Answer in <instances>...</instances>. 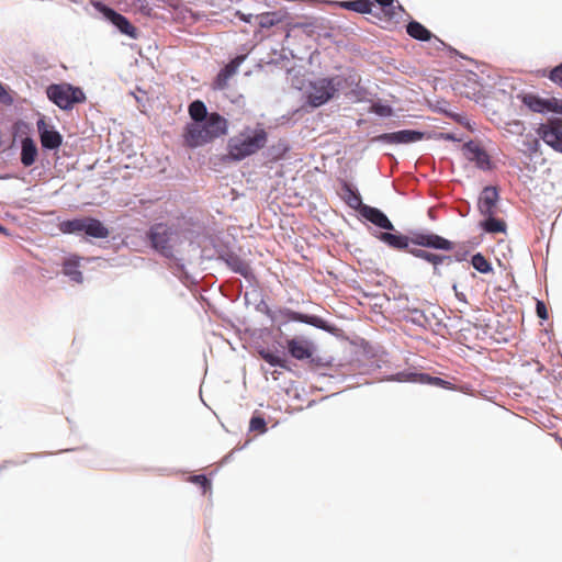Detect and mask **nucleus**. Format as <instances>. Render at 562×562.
<instances>
[{
  "mask_svg": "<svg viewBox=\"0 0 562 562\" xmlns=\"http://www.w3.org/2000/svg\"><path fill=\"white\" fill-rule=\"evenodd\" d=\"M183 233L166 223H156L146 232V239L153 250L168 260V269L187 288L198 281L188 272L180 247L183 244Z\"/></svg>",
  "mask_w": 562,
  "mask_h": 562,
  "instance_id": "1",
  "label": "nucleus"
},
{
  "mask_svg": "<svg viewBox=\"0 0 562 562\" xmlns=\"http://www.w3.org/2000/svg\"><path fill=\"white\" fill-rule=\"evenodd\" d=\"M371 235L389 248L397 251L408 252L411 245H413L449 252L452 251L456 246L452 240L426 229H415L411 231L409 235H404L393 226V231H373Z\"/></svg>",
  "mask_w": 562,
  "mask_h": 562,
  "instance_id": "2",
  "label": "nucleus"
},
{
  "mask_svg": "<svg viewBox=\"0 0 562 562\" xmlns=\"http://www.w3.org/2000/svg\"><path fill=\"white\" fill-rule=\"evenodd\" d=\"M227 130V120L218 112L213 111L210 116L201 122L186 125L183 131L184 143L190 148L201 147L225 135Z\"/></svg>",
  "mask_w": 562,
  "mask_h": 562,
  "instance_id": "3",
  "label": "nucleus"
},
{
  "mask_svg": "<svg viewBox=\"0 0 562 562\" xmlns=\"http://www.w3.org/2000/svg\"><path fill=\"white\" fill-rule=\"evenodd\" d=\"M268 142V133L262 127L254 130L246 127L238 135L227 140V153L223 156L225 162L241 161L262 149Z\"/></svg>",
  "mask_w": 562,
  "mask_h": 562,
  "instance_id": "4",
  "label": "nucleus"
},
{
  "mask_svg": "<svg viewBox=\"0 0 562 562\" xmlns=\"http://www.w3.org/2000/svg\"><path fill=\"white\" fill-rule=\"evenodd\" d=\"M58 228L63 234L76 235L83 238L104 239L110 235L109 228L92 216L75 217L61 221Z\"/></svg>",
  "mask_w": 562,
  "mask_h": 562,
  "instance_id": "5",
  "label": "nucleus"
},
{
  "mask_svg": "<svg viewBox=\"0 0 562 562\" xmlns=\"http://www.w3.org/2000/svg\"><path fill=\"white\" fill-rule=\"evenodd\" d=\"M47 99L60 110L70 111L78 103L86 101V94L80 87L71 83H50L46 88Z\"/></svg>",
  "mask_w": 562,
  "mask_h": 562,
  "instance_id": "6",
  "label": "nucleus"
},
{
  "mask_svg": "<svg viewBox=\"0 0 562 562\" xmlns=\"http://www.w3.org/2000/svg\"><path fill=\"white\" fill-rule=\"evenodd\" d=\"M93 7L99 13L102 14L104 20L112 24L121 34L126 35L132 40L138 38V29L133 25L125 15L106 5L102 1H95Z\"/></svg>",
  "mask_w": 562,
  "mask_h": 562,
  "instance_id": "7",
  "label": "nucleus"
},
{
  "mask_svg": "<svg viewBox=\"0 0 562 562\" xmlns=\"http://www.w3.org/2000/svg\"><path fill=\"white\" fill-rule=\"evenodd\" d=\"M278 314L285 318L286 322H297L303 323L310 326H313L317 329L324 330L328 334L336 335L339 331V328L324 319L323 317L314 314H305L301 312L293 311L288 307L280 308Z\"/></svg>",
  "mask_w": 562,
  "mask_h": 562,
  "instance_id": "8",
  "label": "nucleus"
},
{
  "mask_svg": "<svg viewBox=\"0 0 562 562\" xmlns=\"http://www.w3.org/2000/svg\"><path fill=\"white\" fill-rule=\"evenodd\" d=\"M311 89L312 91L307 95V101L313 108H319L328 103L336 94L330 77L314 80L311 82Z\"/></svg>",
  "mask_w": 562,
  "mask_h": 562,
  "instance_id": "9",
  "label": "nucleus"
},
{
  "mask_svg": "<svg viewBox=\"0 0 562 562\" xmlns=\"http://www.w3.org/2000/svg\"><path fill=\"white\" fill-rule=\"evenodd\" d=\"M36 127L43 150H58L63 144V135L56 130V127L48 123L45 117H40L37 120Z\"/></svg>",
  "mask_w": 562,
  "mask_h": 562,
  "instance_id": "10",
  "label": "nucleus"
},
{
  "mask_svg": "<svg viewBox=\"0 0 562 562\" xmlns=\"http://www.w3.org/2000/svg\"><path fill=\"white\" fill-rule=\"evenodd\" d=\"M539 137L552 149L562 151V120L553 119L541 123L537 128Z\"/></svg>",
  "mask_w": 562,
  "mask_h": 562,
  "instance_id": "11",
  "label": "nucleus"
},
{
  "mask_svg": "<svg viewBox=\"0 0 562 562\" xmlns=\"http://www.w3.org/2000/svg\"><path fill=\"white\" fill-rule=\"evenodd\" d=\"M390 381L396 382H416L420 384H428L439 386L442 389H451V382L443 380L439 376H431L428 373L401 371L389 378Z\"/></svg>",
  "mask_w": 562,
  "mask_h": 562,
  "instance_id": "12",
  "label": "nucleus"
},
{
  "mask_svg": "<svg viewBox=\"0 0 562 562\" xmlns=\"http://www.w3.org/2000/svg\"><path fill=\"white\" fill-rule=\"evenodd\" d=\"M462 151L464 157L471 161L474 162L476 168L483 171H490L493 169V162L491 159V156L488 153L475 143L474 140L470 139L462 146Z\"/></svg>",
  "mask_w": 562,
  "mask_h": 562,
  "instance_id": "13",
  "label": "nucleus"
},
{
  "mask_svg": "<svg viewBox=\"0 0 562 562\" xmlns=\"http://www.w3.org/2000/svg\"><path fill=\"white\" fill-rule=\"evenodd\" d=\"M425 133L418 130H400L391 133H382L373 137L372 142L383 144H412L422 140Z\"/></svg>",
  "mask_w": 562,
  "mask_h": 562,
  "instance_id": "14",
  "label": "nucleus"
},
{
  "mask_svg": "<svg viewBox=\"0 0 562 562\" xmlns=\"http://www.w3.org/2000/svg\"><path fill=\"white\" fill-rule=\"evenodd\" d=\"M286 351L289 356L299 361H305L316 351V345L303 337H293L286 339Z\"/></svg>",
  "mask_w": 562,
  "mask_h": 562,
  "instance_id": "15",
  "label": "nucleus"
},
{
  "mask_svg": "<svg viewBox=\"0 0 562 562\" xmlns=\"http://www.w3.org/2000/svg\"><path fill=\"white\" fill-rule=\"evenodd\" d=\"M334 82L335 92L351 89V94L357 99H361L364 89L359 85V77L356 74H341L330 77Z\"/></svg>",
  "mask_w": 562,
  "mask_h": 562,
  "instance_id": "16",
  "label": "nucleus"
},
{
  "mask_svg": "<svg viewBox=\"0 0 562 562\" xmlns=\"http://www.w3.org/2000/svg\"><path fill=\"white\" fill-rule=\"evenodd\" d=\"M434 316V313L427 314L424 310L407 305L403 308L401 318L405 323H409L426 330L430 327Z\"/></svg>",
  "mask_w": 562,
  "mask_h": 562,
  "instance_id": "17",
  "label": "nucleus"
},
{
  "mask_svg": "<svg viewBox=\"0 0 562 562\" xmlns=\"http://www.w3.org/2000/svg\"><path fill=\"white\" fill-rule=\"evenodd\" d=\"M360 215L378 228L386 231H393V223L387 215L378 207L371 205H362L360 209Z\"/></svg>",
  "mask_w": 562,
  "mask_h": 562,
  "instance_id": "18",
  "label": "nucleus"
},
{
  "mask_svg": "<svg viewBox=\"0 0 562 562\" xmlns=\"http://www.w3.org/2000/svg\"><path fill=\"white\" fill-rule=\"evenodd\" d=\"M499 200V191L494 186H486L479 195L477 207L482 215L496 212L497 202Z\"/></svg>",
  "mask_w": 562,
  "mask_h": 562,
  "instance_id": "19",
  "label": "nucleus"
},
{
  "mask_svg": "<svg viewBox=\"0 0 562 562\" xmlns=\"http://www.w3.org/2000/svg\"><path fill=\"white\" fill-rule=\"evenodd\" d=\"M221 260H223L227 267L235 273L240 274L246 280H250L254 278V273L249 267V265L240 258L237 254L228 251L220 256Z\"/></svg>",
  "mask_w": 562,
  "mask_h": 562,
  "instance_id": "20",
  "label": "nucleus"
},
{
  "mask_svg": "<svg viewBox=\"0 0 562 562\" xmlns=\"http://www.w3.org/2000/svg\"><path fill=\"white\" fill-rule=\"evenodd\" d=\"M340 196L345 201V203L353 209L360 212V209L362 207L363 202L361 194L357 187H355L352 183H350L347 180H340Z\"/></svg>",
  "mask_w": 562,
  "mask_h": 562,
  "instance_id": "21",
  "label": "nucleus"
},
{
  "mask_svg": "<svg viewBox=\"0 0 562 562\" xmlns=\"http://www.w3.org/2000/svg\"><path fill=\"white\" fill-rule=\"evenodd\" d=\"M20 161L23 167L33 166L38 157V148L35 140L31 136L21 138Z\"/></svg>",
  "mask_w": 562,
  "mask_h": 562,
  "instance_id": "22",
  "label": "nucleus"
},
{
  "mask_svg": "<svg viewBox=\"0 0 562 562\" xmlns=\"http://www.w3.org/2000/svg\"><path fill=\"white\" fill-rule=\"evenodd\" d=\"M406 33L414 40L420 42H429L434 38L436 42L443 45V42L440 38L434 35L425 25L415 20L407 23Z\"/></svg>",
  "mask_w": 562,
  "mask_h": 562,
  "instance_id": "23",
  "label": "nucleus"
},
{
  "mask_svg": "<svg viewBox=\"0 0 562 562\" xmlns=\"http://www.w3.org/2000/svg\"><path fill=\"white\" fill-rule=\"evenodd\" d=\"M522 104L535 113L546 114L548 113L549 100L541 98L535 93H524L519 95Z\"/></svg>",
  "mask_w": 562,
  "mask_h": 562,
  "instance_id": "24",
  "label": "nucleus"
},
{
  "mask_svg": "<svg viewBox=\"0 0 562 562\" xmlns=\"http://www.w3.org/2000/svg\"><path fill=\"white\" fill-rule=\"evenodd\" d=\"M80 268V257L72 255L65 259L63 263V272L67 276L72 282L81 283L83 280L82 272L79 270Z\"/></svg>",
  "mask_w": 562,
  "mask_h": 562,
  "instance_id": "25",
  "label": "nucleus"
},
{
  "mask_svg": "<svg viewBox=\"0 0 562 562\" xmlns=\"http://www.w3.org/2000/svg\"><path fill=\"white\" fill-rule=\"evenodd\" d=\"M484 220L480 222V227L487 234H498L506 232L505 221L495 217V213L484 214Z\"/></svg>",
  "mask_w": 562,
  "mask_h": 562,
  "instance_id": "26",
  "label": "nucleus"
},
{
  "mask_svg": "<svg viewBox=\"0 0 562 562\" xmlns=\"http://www.w3.org/2000/svg\"><path fill=\"white\" fill-rule=\"evenodd\" d=\"M260 358L271 367L289 370V362L285 358L281 357L278 352L269 349H260L258 351Z\"/></svg>",
  "mask_w": 562,
  "mask_h": 562,
  "instance_id": "27",
  "label": "nucleus"
},
{
  "mask_svg": "<svg viewBox=\"0 0 562 562\" xmlns=\"http://www.w3.org/2000/svg\"><path fill=\"white\" fill-rule=\"evenodd\" d=\"M236 74L234 66H228L227 64L220 69L217 75L215 76L212 88L214 90H224L227 88L228 80Z\"/></svg>",
  "mask_w": 562,
  "mask_h": 562,
  "instance_id": "28",
  "label": "nucleus"
},
{
  "mask_svg": "<svg viewBox=\"0 0 562 562\" xmlns=\"http://www.w3.org/2000/svg\"><path fill=\"white\" fill-rule=\"evenodd\" d=\"M189 114L191 117V123H196L210 116L211 112L207 111L203 101L194 100L189 105Z\"/></svg>",
  "mask_w": 562,
  "mask_h": 562,
  "instance_id": "29",
  "label": "nucleus"
},
{
  "mask_svg": "<svg viewBox=\"0 0 562 562\" xmlns=\"http://www.w3.org/2000/svg\"><path fill=\"white\" fill-rule=\"evenodd\" d=\"M340 7L357 13L369 14L372 12V2L370 0H348L342 1Z\"/></svg>",
  "mask_w": 562,
  "mask_h": 562,
  "instance_id": "30",
  "label": "nucleus"
},
{
  "mask_svg": "<svg viewBox=\"0 0 562 562\" xmlns=\"http://www.w3.org/2000/svg\"><path fill=\"white\" fill-rule=\"evenodd\" d=\"M471 266L480 273L487 274L493 272L492 263L481 252H476L471 257Z\"/></svg>",
  "mask_w": 562,
  "mask_h": 562,
  "instance_id": "31",
  "label": "nucleus"
},
{
  "mask_svg": "<svg viewBox=\"0 0 562 562\" xmlns=\"http://www.w3.org/2000/svg\"><path fill=\"white\" fill-rule=\"evenodd\" d=\"M267 422L261 414L255 413L252 414L249 420V431H257L259 434L267 432Z\"/></svg>",
  "mask_w": 562,
  "mask_h": 562,
  "instance_id": "32",
  "label": "nucleus"
},
{
  "mask_svg": "<svg viewBox=\"0 0 562 562\" xmlns=\"http://www.w3.org/2000/svg\"><path fill=\"white\" fill-rule=\"evenodd\" d=\"M259 21L258 24L262 29H270L280 22L277 12H266L256 16Z\"/></svg>",
  "mask_w": 562,
  "mask_h": 562,
  "instance_id": "33",
  "label": "nucleus"
},
{
  "mask_svg": "<svg viewBox=\"0 0 562 562\" xmlns=\"http://www.w3.org/2000/svg\"><path fill=\"white\" fill-rule=\"evenodd\" d=\"M374 2H376L381 7L382 11L390 18H395V9L406 13L401 4H397L396 7L394 5L395 0H374Z\"/></svg>",
  "mask_w": 562,
  "mask_h": 562,
  "instance_id": "34",
  "label": "nucleus"
},
{
  "mask_svg": "<svg viewBox=\"0 0 562 562\" xmlns=\"http://www.w3.org/2000/svg\"><path fill=\"white\" fill-rule=\"evenodd\" d=\"M371 112L381 117H389L393 115V108L390 104L379 100L372 103Z\"/></svg>",
  "mask_w": 562,
  "mask_h": 562,
  "instance_id": "35",
  "label": "nucleus"
},
{
  "mask_svg": "<svg viewBox=\"0 0 562 562\" xmlns=\"http://www.w3.org/2000/svg\"><path fill=\"white\" fill-rule=\"evenodd\" d=\"M427 249L428 248L415 246V247H411V249H408V254L417 259H422V260L430 263L434 252H431Z\"/></svg>",
  "mask_w": 562,
  "mask_h": 562,
  "instance_id": "36",
  "label": "nucleus"
},
{
  "mask_svg": "<svg viewBox=\"0 0 562 562\" xmlns=\"http://www.w3.org/2000/svg\"><path fill=\"white\" fill-rule=\"evenodd\" d=\"M189 481L191 483L199 485L201 487L203 494H205L209 490H211V486H212L211 480L205 474L191 475Z\"/></svg>",
  "mask_w": 562,
  "mask_h": 562,
  "instance_id": "37",
  "label": "nucleus"
},
{
  "mask_svg": "<svg viewBox=\"0 0 562 562\" xmlns=\"http://www.w3.org/2000/svg\"><path fill=\"white\" fill-rule=\"evenodd\" d=\"M14 102L9 88L0 81V103L7 106L12 105Z\"/></svg>",
  "mask_w": 562,
  "mask_h": 562,
  "instance_id": "38",
  "label": "nucleus"
},
{
  "mask_svg": "<svg viewBox=\"0 0 562 562\" xmlns=\"http://www.w3.org/2000/svg\"><path fill=\"white\" fill-rule=\"evenodd\" d=\"M326 22V19L319 18V19H313L310 22L302 23L301 26L308 35L316 34L315 27L318 26V24H324Z\"/></svg>",
  "mask_w": 562,
  "mask_h": 562,
  "instance_id": "39",
  "label": "nucleus"
},
{
  "mask_svg": "<svg viewBox=\"0 0 562 562\" xmlns=\"http://www.w3.org/2000/svg\"><path fill=\"white\" fill-rule=\"evenodd\" d=\"M307 361L313 369L325 368L331 364V359H324L319 356H315V353L312 358H308Z\"/></svg>",
  "mask_w": 562,
  "mask_h": 562,
  "instance_id": "40",
  "label": "nucleus"
},
{
  "mask_svg": "<svg viewBox=\"0 0 562 562\" xmlns=\"http://www.w3.org/2000/svg\"><path fill=\"white\" fill-rule=\"evenodd\" d=\"M549 79L562 86V63L550 70Z\"/></svg>",
  "mask_w": 562,
  "mask_h": 562,
  "instance_id": "41",
  "label": "nucleus"
},
{
  "mask_svg": "<svg viewBox=\"0 0 562 562\" xmlns=\"http://www.w3.org/2000/svg\"><path fill=\"white\" fill-rule=\"evenodd\" d=\"M536 314L542 321H546L549 317L547 305L541 300H537L536 302Z\"/></svg>",
  "mask_w": 562,
  "mask_h": 562,
  "instance_id": "42",
  "label": "nucleus"
},
{
  "mask_svg": "<svg viewBox=\"0 0 562 562\" xmlns=\"http://www.w3.org/2000/svg\"><path fill=\"white\" fill-rule=\"evenodd\" d=\"M549 100V103L548 104V113L549 112H553V113H557V114H561L562 115V100L560 99H557V98H551V99H548Z\"/></svg>",
  "mask_w": 562,
  "mask_h": 562,
  "instance_id": "43",
  "label": "nucleus"
},
{
  "mask_svg": "<svg viewBox=\"0 0 562 562\" xmlns=\"http://www.w3.org/2000/svg\"><path fill=\"white\" fill-rule=\"evenodd\" d=\"M271 150L274 153L276 158H281L289 150V146L284 140H279L277 146L271 147Z\"/></svg>",
  "mask_w": 562,
  "mask_h": 562,
  "instance_id": "44",
  "label": "nucleus"
},
{
  "mask_svg": "<svg viewBox=\"0 0 562 562\" xmlns=\"http://www.w3.org/2000/svg\"><path fill=\"white\" fill-rule=\"evenodd\" d=\"M257 311L265 313L271 321H276V313L263 301L257 305Z\"/></svg>",
  "mask_w": 562,
  "mask_h": 562,
  "instance_id": "45",
  "label": "nucleus"
},
{
  "mask_svg": "<svg viewBox=\"0 0 562 562\" xmlns=\"http://www.w3.org/2000/svg\"><path fill=\"white\" fill-rule=\"evenodd\" d=\"M328 23V21L326 20V22L324 24H318L317 27H315L316 30V34L318 36H324V37H331V33L328 31L329 27L326 25Z\"/></svg>",
  "mask_w": 562,
  "mask_h": 562,
  "instance_id": "46",
  "label": "nucleus"
},
{
  "mask_svg": "<svg viewBox=\"0 0 562 562\" xmlns=\"http://www.w3.org/2000/svg\"><path fill=\"white\" fill-rule=\"evenodd\" d=\"M469 251L467 249H459L453 254V258L456 262H462L467 260Z\"/></svg>",
  "mask_w": 562,
  "mask_h": 562,
  "instance_id": "47",
  "label": "nucleus"
},
{
  "mask_svg": "<svg viewBox=\"0 0 562 562\" xmlns=\"http://www.w3.org/2000/svg\"><path fill=\"white\" fill-rule=\"evenodd\" d=\"M245 60V56L243 55H237L235 56L233 59H231L227 65L228 66H234V69L235 71L237 72L239 66L241 65V63Z\"/></svg>",
  "mask_w": 562,
  "mask_h": 562,
  "instance_id": "48",
  "label": "nucleus"
},
{
  "mask_svg": "<svg viewBox=\"0 0 562 562\" xmlns=\"http://www.w3.org/2000/svg\"><path fill=\"white\" fill-rule=\"evenodd\" d=\"M235 15L245 23H250L254 18L251 13H244L241 11H236Z\"/></svg>",
  "mask_w": 562,
  "mask_h": 562,
  "instance_id": "49",
  "label": "nucleus"
},
{
  "mask_svg": "<svg viewBox=\"0 0 562 562\" xmlns=\"http://www.w3.org/2000/svg\"><path fill=\"white\" fill-rule=\"evenodd\" d=\"M442 263H443V261H442V258H441V254L434 252L432 259L430 261V265L432 267H437V266H440Z\"/></svg>",
  "mask_w": 562,
  "mask_h": 562,
  "instance_id": "50",
  "label": "nucleus"
},
{
  "mask_svg": "<svg viewBox=\"0 0 562 562\" xmlns=\"http://www.w3.org/2000/svg\"><path fill=\"white\" fill-rule=\"evenodd\" d=\"M539 147H540V144H539L538 139H533L531 143L528 144V149L531 153L538 151Z\"/></svg>",
  "mask_w": 562,
  "mask_h": 562,
  "instance_id": "51",
  "label": "nucleus"
},
{
  "mask_svg": "<svg viewBox=\"0 0 562 562\" xmlns=\"http://www.w3.org/2000/svg\"><path fill=\"white\" fill-rule=\"evenodd\" d=\"M442 138L451 142H459L460 139L453 133L442 134Z\"/></svg>",
  "mask_w": 562,
  "mask_h": 562,
  "instance_id": "52",
  "label": "nucleus"
},
{
  "mask_svg": "<svg viewBox=\"0 0 562 562\" xmlns=\"http://www.w3.org/2000/svg\"><path fill=\"white\" fill-rule=\"evenodd\" d=\"M441 258L443 263L450 265L451 262H454L453 254L452 255H442Z\"/></svg>",
  "mask_w": 562,
  "mask_h": 562,
  "instance_id": "53",
  "label": "nucleus"
},
{
  "mask_svg": "<svg viewBox=\"0 0 562 562\" xmlns=\"http://www.w3.org/2000/svg\"><path fill=\"white\" fill-rule=\"evenodd\" d=\"M457 300L459 302H462V303H468V299H467V295L463 293V292H457V295H456Z\"/></svg>",
  "mask_w": 562,
  "mask_h": 562,
  "instance_id": "54",
  "label": "nucleus"
},
{
  "mask_svg": "<svg viewBox=\"0 0 562 562\" xmlns=\"http://www.w3.org/2000/svg\"><path fill=\"white\" fill-rule=\"evenodd\" d=\"M432 274L437 276V277H441L442 276L441 270H440V266L432 267Z\"/></svg>",
  "mask_w": 562,
  "mask_h": 562,
  "instance_id": "55",
  "label": "nucleus"
},
{
  "mask_svg": "<svg viewBox=\"0 0 562 562\" xmlns=\"http://www.w3.org/2000/svg\"><path fill=\"white\" fill-rule=\"evenodd\" d=\"M234 452H235V450H233V451H231L228 454H226V456L223 458V463L228 462V461L232 459V457H233Z\"/></svg>",
  "mask_w": 562,
  "mask_h": 562,
  "instance_id": "56",
  "label": "nucleus"
},
{
  "mask_svg": "<svg viewBox=\"0 0 562 562\" xmlns=\"http://www.w3.org/2000/svg\"><path fill=\"white\" fill-rule=\"evenodd\" d=\"M0 234L9 235L8 228H5L3 225L0 224Z\"/></svg>",
  "mask_w": 562,
  "mask_h": 562,
  "instance_id": "57",
  "label": "nucleus"
},
{
  "mask_svg": "<svg viewBox=\"0 0 562 562\" xmlns=\"http://www.w3.org/2000/svg\"><path fill=\"white\" fill-rule=\"evenodd\" d=\"M452 290H453V292H454V295H457V292H459V291H458L457 283H453V284H452Z\"/></svg>",
  "mask_w": 562,
  "mask_h": 562,
  "instance_id": "58",
  "label": "nucleus"
},
{
  "mask_svg": "<svg viewBox=\"0 0 562 562\" xmlns=\"http://www.w3.org/2000/svg\"><path fill=\"white\" fill-rule=\"evenodd\" d=\"M428 214H429L430 218H432V220L435 218V215H434V211H432V210H429V211H428Z\"/></svg>",
  "mask_w": 562,
  "mask_h": 562,
  "instance_id": "59",
  "label": "nucleus"
},
{
  "mask_svg": "<svg viewBox=\"0 0 562 562\" xmlns=\"http://www.w3.org/2000/svg\"><path fill=\"white\" fill-rule=\"evenodd\" d=\"M460 321H461V322H463V319H462V318H460ZM464 323H467L468 325H471V324H472L469 319L464 321Z\"/></svg>",
  "mask_w": 562,
  "mask_h": 562,
  "instance_id": "60",
  "label": "nucleus"
}]
</instances>
